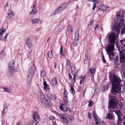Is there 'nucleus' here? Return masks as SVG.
<instances>
[{"instance_id":"1","label":"nucleus","mask_w":125,"mask_h":125,"mask_svg":"<svg viewBox=\"0 0 125 125\" xmlns=\"http://www.w3.org/2000/svg\"><path fill=\"white\" fill-rule=\"evenodd\" d=\"M124 25V24L123 22H120L119 23L117 26L116 22L115 21H114V23H113L112 25V30L113 31H116L119 35L121 29Z\"/></svg>"},{"instance_id":"2","label":"nucleus","mask_w":125,"mask_h":125,"mask_svg":"<svg viewBox=\"0 0 125 125\" xmlns=\"http://www.w3.org/2000/svg\"><path fill=\"white\" fill-rule=\"evenodd\" d=\"M118 37L117 34L116 33L114 32L110 33L108 36V40L110 43L115 44Z\"/></svg>"},{"instance_id":"3","label":"nucleus","mask_w":125,"mask_h":125,"mask_svg":"<svg viewBox=\"0 0 125 125\" xmlns=\"http://www.w3.org/2000/svg\"><path fill=\"white\" fill-rule=\"evenodd\" d=\"M109 78L110 81L113 82L112 84L114 83L115 84H117L116 83H119L121 81L117 75L114 74H110L109 75Z\"/></svg>"},{"instance_id":"4","label":"nucleus","mask_w":125,"mask_h":125,"mask_svg":"<svg viewBox=\"0 0 125 125\" xmlns=\"http://www.w3.org/2000/svg\"><path fill=\"white\" fill-rule=\"evenodd\" d=\"M35 70L31 67L28 71L27 77V83L30 84L31 83V80L32 77L34 75Z\"/></svg>"},{"instance_id":"5","label":"nucleus","mask_w":125,"mask_h":125,"mask_svg":"<svg viewBox=\"0 0 125 125\" xmlns=\"http://www.w3.org/2000/svg\"><path fill=\"white\" fill-rule=\"evenodd\" d=\"M35 70L31 67L28 71L27 77V83L30 84L31 83V80L32 77L34 75Z\"/></svg>"},{"instance_id":"6","label":"nucleus","mask_w":125,"mask_h":125,"mask_svg":"<svg viewBox=\"0 0 125 125\" xmlns=\"http://www.w3.org/2000/svg\"><path fill=\"white\" fill-rule=\"evenodd\" d=\"M110 101L109 102V105L108 106L109 109L110 108H114L116 106L117 101L116 100L114 97H111L109 99Z\"/></svg>"},{"instance_id":"7","label":"nucleus","mask_w":125,"mask_h":125,"mask_svg":"<svg viewBox=\"0 0 125 125\" xmlns=\"http://www.w3.org/2000/svg\"><path fill=\"white\" fill-rule=\"evenodd\" d=\"M108 54L110 61H118L119 59L118 55L116 52H113Z\"/></svg>"},{"instance_id":"8","label":"nucleus","mask_w":125,"mask_h":125,"mask_svg":"<svg viewBox=\"0 0 125 125\" xmlns=\"http://www.w3.org/2000/svg\"><path fill=\"white\" fill-rule=\"evenodd\" d=\"M125 11H121L119 13H117L115 17V20L117 21L123 22L124 18V14Z\"/></svg>"},{"instance_id":"9","label":"nucleus","mask_w":125,"mask_h":125,"mask_svg":"<svg viewBox=\"0 0 125 125\" xmlns=\"http://www.w3.org/2000/svg\"><path fill=\"white\" fill-rule=\"evenodd\" d=\"M119 91V88H118V84L113 83L112 89L111 90V92L113 95H116Z\"/></svg>"},{"instance_id":"10","label":"nucleus","mask_w":125,"mask_h":125,"mask_svg":"<svg viewBox=\"0 0 125 125\" xmlns=\"http://www.w3.org/2000/svg\"><path fill=\"white\" fill-rule=\"evenodd\" d=\"M115 45L114 43H110L108 45L106 48V51L107 54L113 52L115 50Z\"/></svg>"},{"instance_id":"11","label":"nucleus","mask_w":125,"mask_h":125,"mask_svg":"<svg viewBox=\"0 0 125 125\" xmlns=\"http://www.w3.org/2000/svg\"><path fill=\"white\" fill-rule=\"evenodd\" d=\"M119 51L120 55V63H123L125 62V51L124 50L120 51L118 49Z\"/></svg>"},{"instance_id":"12","label":"nucleus","mask_w":125,"mask_h":125,"mask_svg":"<svg viewBox=\"0 0 125 125\" xmlns=\"http://www.w3.org/2000/svg\"><path fill=\"white\" fill-rule=\"evenodd\" d=\"M79 33L76 32L75 34V38L73 41V44L75 46H77L79 43Z\"/></svg>"},{"instance_id":"13","label":"nucleus","mask_w":125,"mask_h":125,"mask_svg":"<svg viewBox=\"0 0 125 125\" xmlns=\"http://www.w3.org/2000/svg\"><path fill=\"white\" fill-rule=\"evenodd\" d=\"M60 116L61 118L62 121L65 123H67L68 121L67 119L65 118V117H67L68 118L71 119V116L67 114L64 115V116H63L62 115H60Z\"/></svg>"},{"instance_id":"14","label":"nucleus","mask_w":125,"mask_h":125,"mask_svg":"<svg viewBox=\"0 0 125 125\" xmlns=\"http://www.w3.org/2000/svg\"><path fill=\"white\" fill-rule=\"evenodd\" d=\"M14 71V69L13 68H9L7 73V76L9 77H11L13 75Z\"/></svg>"},{"instance_id":"15","label":"nucleus","mask_w":125,"mask_h":125,"mask_svg":"<svg viewBox=\"0 0 125 125\" xmlns=\"http://www.w3.org/2000/svg\"><path fill=\"white\" fill-rule=\"evenodd\" d=\"M32 116L33 119L39 121H40V117L36 112L35 111L33 113Z\"/></svg>"},{"instance_id":"16","label":"nucleus","mask_w":125,"mask_h":125,"mask_svg":"<svg viewBox=\"0 0 125 125\" xmlns=\"http://www.w3.org/2000/svg\"><path fill=\"white\" fill-rule=\"evenodd\" d=\"M31 21L33 24H35L37 22L39 24H41L42 22L41 20L38 18L32 19L31 20Z\"/></svg>"},{"instance_id":"17","label":"nucleus","mask_w":125,"mask_h":125,"mask_svg":"<svg viewBox=\"0 0 125 125\" xmlns=\"http://www.w3.org/2000/svg\"><path fill=\"white\" fill-rule=\"evenodd\" d=\"M43 88L45 90H46L47 92H49L50 91V87L47 84L46 81L43 80Z\"/></svg>"},{"instance_id":"18","label":"nucleus","mask_w":125,"mask_h":125,"mask_svg":"<svg viewBox=\"0 0 125 125\" xmlns=\"http://www.w3.org/2000/svg\"><path fill=\"white\" fill-rule=\"evenodd\" d=\"M96 125H106V123L100 119L95 121Z\"/></svg>"},{"instance_id":"19","label":"nucleus","mask_w":125,"mask_h":125,"mask_svg":"<svg viewBox=\"0 0 125 125\" xmlns=\"http://www.w3.org/2000/svg\"><path fill=\"white\" fill-rule=\"evenodd\" d=\"M79 79V77L78 75V72H75V73L74 74L73 77V80H72L73 83L74 84L75 83V81L76 80H77Z\"/></svg>"},{"instance_id":"20","label":"nucleus","mask_w":125,"mask_h":125,"mask_svg":"<svg viewBox=\"0 0 125 125\" xmlns=\"http://www.w3.org/2000/svg\"><path fill=\"white\" fill-rule=\"evenodd\" d=\"M14 14L13 11L10 10L8 11L7 14V18L8 19H10V18L12 17L13 16Z\"/></svg>"},{"instance_id":"21","label":"nucleus","mask_w":125,"mask_h":125,"mask_svg":"<svg viewBox=\"0 0 125 125\" xmlns=\"http://www.w3.org/2000/svg\"><path fill=\"white\" fill-rule=\"evenodd\" d=\"M120 42L121 44L120 46L122 48V50L125 51V40H122L120 41Z\"/></svg>"},{"instance_id":"22","label":"nucleus","mask_w":125,"mask_h":125,"mask_svg":"<svg viewBox=\"0 0 125 125\" xmlns=\"http://www.w3.org/2000/svg\"><path fill=\"white\" fill-rule=\"evenodd\" d=\"M114 115L112 112H110L107 114L106 118L108 119L112 120L113 118Z\"/></svg>"},{"instance_id":"23","label":"nucleus","mask_w":125,"mask_h":125,"mask_svg":"<svg viewBox=\"0 0 125 125\" xmlns=\"http://www.w3.org/2000/svg\"><path fill=\"white\" fill-rule=\"evenodd\" d=\"M15 62L13 60H12L10 62L9 64V68H14V67L15 66Z\"/></svg>"},{"instance_id":"24","label":"nucleus","mask_w":125,"mask_h":125,"mask_svg":"<svg viewBox=\"0 0 125 125\" xmlns=\"http://www.w3.org/2000/svg\"><path fill=\"white\" fill-rule=\"evenodd\" d=\"M63 9H62L61 6L60 5L55 10V14L62 12L63 11Z\"/></svg>"},{"instance_id":"25","label":"nucleus","mask_w":125,"mask_h":125,"mask_svg":"<svg viewBox=\"0 0 125 125\" xmlns=\"http://www.w3.org/2000/svg\"><path fill=\"white\" fill-rule=\"evenodd\" d=\"M39 121L33 119L31 120L30 121V125H37L38 124Z\"/></svg>"},{"instance_id":"26","label":"nucleus","mask_w":125,"mask_h":125,"mask_svg":"<svg viewBox=\"0 0 125 125\" xmlns=\"http://www.w3.org/2000/svg\"><path fill=\"white\" fill-rule=\"evenodd\" d=\"M118 88H119V91H120L121 92H123L125 91V86L124 85H122L121 86L119 84Z\"/></svg>"},{"instance_id":"27","label":"nucleus","mask_w":125,"mask_h":125,"mask_svg":"<svg viewBox=\"0 0 125 125\" xmlns=\"http://www.w3.org/2000/svg\"><path fill=\"white\" fill-rule=\"evenodd\" d=\"M88 1L94 2V5L93 6V7L92 9L93 10H94L96 8V5L95 3H98L99 1L98 0H88Z\"/></svg>"},{"instance_id":"28","label":"nucleus","mask_w":125,"mask_h":125,"mask_svg":"<svg viewBox=\"0 0 125 125\" xmlns=\"http://www.w3.org/2000/svg\"><path fill=\"white\" fill-rule=\"evenodd\" d=\"M63 10L66 9L68 6V3H63L60 5Z\"/></svg>"},{"instance_id":"29","label":"nucleus","mask_w":125,"mask_h":125,"mask_svg":"<svg viewBox=\"0 0 125 125\" xmlns=\"http://www.w3.org/2000/svg\"><path fill=\"white\" fill-rule=\"evenodd\" d=\"M64 104H61V105L60 106L59 108L60 109L63 110V111H66L67 110V108L65 107H63Z\"/></svg>"},{"instance_id":"30","label":"nucleus","mask_w":125,"mask_h":125,"mask_svg":"<svg viewBox=\"0 0 125 125\" xmlns=\"http://www.w3.org/2000/svg\"><path fill=\"white\" fill-rule=\"evenodd\" d=\"M45 102V104L48 107L51 106L52 104L50 100H46Z\"/></svg>"},{"instance_id":"31","label":"nucleus","mask_w":125,"mask_h":125,"mask_svg":"<svg viewBox=\"0 0 125 125\" xmlns=\"http://www.w3.org/2000/svg\"><path fill=\"white\" fill-rule=\"evenodd\" d=\"M121 116L118 117V120L117 121V122L116 123V125H122L121 124V123L123 119L121 117Z\"/></svg>"},{"instance_id":"32","label":"nucleus","mask_w":125,"mask_h":125,"mask_svg":"<svg viewBox=\"0 0 125 125\" xmlns=\"http://www.w3.org/2000/svg\"><path fill=\"white\" fill-rule=\"evenodd\" d=\"M56 96L55 94H53L49 96V99L53 100H55L56 98Z\"/></svg>"},{"instance_id":"33","label":"nucleus","mask_w":125,"mask_h":125,"mask_svg":"<svg viewBox=\"0 0 125 125\" xmlns=\"http://www.w3.org/2000/svg\"><path fill=\"white\" fill-rule=\"evenodd\" d=\"M73 28L72 26H69L68 27V30L69 32L71 34H72Z\"/></svg>"},{"instance_id":"34","label":"nucleus","mask_w":125,"mask_h":125,"mask_svg":"<svg viewBox=\"0 0 125 125\" xmlns=\"http://www.w3.org/2000/svg\"><path fill=\"white\" fill-rule=\"evenodd\" d=\"M73 84H71V86L70 91L71 93L72 94H74L75 93V91L74 89Z\"/></svg>"},{"instance_id":"35","label":"nucleus","mask_w":125,"mask_h":125,"mask_svg":"<svg viewBox=\"0 0 125 125\" xmlns=\"http://www.w3.org/2000/svg\"><path fill=\"white\" fill-rule=\"evenodd\" d=\"M52 83L53 85H56L57 81L56 78H53L52 79Z\"/></svg>"},{"instance_id":"36","label":"nucleus","mask_w":125,"mask_h":125,"mask_svg":"<svg viewBox=\"0 0 125 125\" xmlns=\"http://www.w3.org/2000/svg\"><path fill=\"white\" fill-rule=\"evenodd\" d=\"M47 55L48 57L50 58H52L53 57V55L51 51L48 52L47 53Z\"/></svg>"},{"instance_id":"37","label":"nucleus","mask_w":125,"mask_h":125,"mask_svg":"<svg viewBox=\"0 0 125 125\" xmlns=\"http://www.w3.org/2000/svg\"><path fill=\"white\" fill-rule=\"evenodd\" d=\"M115 112L117 114L118 117L122 116V115L120 111L116 110L115 111Z\"/></svg>"},{"instance_id":"38","label":"nucleus","mask_w":125,"mask_h":125,"mask_svg":"<svg viewBox=\"0 0 125 125\" xmlns=\"http://www.w3.org/2000/svg\"><path fill=\"white\" fill-rule=\"evenodd\" d=\"M37 10H35L34 9H32V10L30 13V14H33V16L35 14H37ZM32 16V15L31 16Z\"/></svg>"},{"instance_id":"39","label":"nucleus","mask_w":125,"mask_h":125,"mask_svg":"<svg viewBox=\"0 0 125 125\" xmlns=\"http://www.w3.org/2000/svg\"><path fill=\"white\" fill-rule=\"evenodd\" d=\"M94 117L95 121L97 120L98 119H100V118L97 116L96 113L95 112H94Z\"/></svg>"},{"instance_id":"40","label":"nucleus","mask_w":125,"mask_h":125,"mask_svg":"<svg viewBox=\"0 0 125 125\" xmlns=\"http://www.w3.org/2000/svg\"><path fill=\"white\" fill-rule=\"evenodd\" d=\"M99 10H100L103 11L105 10L104 6L103 5H100L99 6Z\"/></svg>"},{"instance_id":"41","label":"nucleus","mask_w":125,"mask_h":125,"mask_svg":"<svg viewBox=\"0 0 125 125\" xmlns=\"http://www.w3.org/2000/svg\"><path fill=\"white\" fill-rule=\"evenodd\" d=\"M94 22V20L92 19H90V21L88 24V27L90 28V26L92 25L93 24V23Z\"/></svg>"},{"instance_id":"42","label":"nucleus","mask_w":125,"mask_h":125,"mask_svg":"<svg viewBox=\"0 0 125 125\" xmlns=\"http://www.w3.org/2000/svg\"><path fill=\"white\" fill-rule=\"evenodd\" d=\"M3 89L4 91L3 92H6L8 93H10L11 92V90L7 88H3Z\"/></svg>"},{"instance_id":"43","label":"nucleus","mask_w":125,"mask_h":125,"mask_svg":"<svg viewBox=\"0 0 125 125\" xmlns=\"http://www.w3.org/2000/svg\"><path fill=\"white\" fill-rule=\"evenodd\" d=\"M114 62V66L115 68H117L118 67V61H115Z\"/></svg>"},{"instance_id":"44","label":"nucleus","mask_w":125,"mask_h":125,"mask_svg":"<svg viewBox=\"0 0 125 125\" xmlns=\"http://www.w3.org/2000/svg\"><path fill=\"white\" fill-rule=\"evenodd\" d=\"M25 42L26 44L27 43H32V40L30 38H28L25 41Z\"/></svg>"},{"instance_id":"45","label":"nucleus","mask_w":125,"mask_h":125,"mask_svg":"<svg viewBox=\"0 0 125 125\" xmlns=\"http://www.w3.org/2000/svg\"><path fill=\"white\" fill-rule=\"evenodd\" d=\"M66 65L68 67H71V62L70 61L69 59L67 60Z\"/></svg>"},{"instance_id":"46","label":"nucleus","mask_w":125,"mask_h":125,"mask_svg":"<svg viewBox=\"0 0 125 125\" xmlns=\"http://www.w3.org/2000/svg\"><path fill=\"white\" fill-rule=\"evenodd\" d=\"M40 97L41 100L42 101H43V100H44L45 99H46L45 96L43 94H42L41 95Z\"/></svg>"},{"instance_id":"47","label":"nucleus","mask_w":125,"mask_h":125,"mask_svg":"<svg viewBox=\"0 0 125 125\" xmlns=\"http://www.w3.org/2000/svg\"><path fill=\"white\" fill-rule=\"evenodd\" d=\"M89 71L91 73H95L94 69V68H92L89 69Z\"/></svg>"},{"instance_id":"48","label":"nucleus","mask_w":125,"mask_h":125,"mask_svg":"<svg viewBox=\"0 0 125 125\" xmlns=\"http://www.w3.org/2000/svg\"><path fill=\"white\" fill-rule=\"evenodd\" d=\"M89 106H92L94 104V102L93 101L91 100L89 101Z\"/></svg>"},{"instance_id":"49","label":"nucleus","mask_w":125,"mask_h":125,"mask_svg":"<svg viewBox=\"0 0 125 125\" xmlns=\"http://www.w3.org/2000/svg\"><path fill=\"white\" fill-rule=\"evenodd\" d=\"M26 44L27 47L30 49L32 46V43H27V44Z\"/></svg>"},{"instance_id":"50","label":"nucleus","mask_w":125,"mask_h":125,"mask_svg":"<svg viewBox=\"0 0 125 125\" xmlns=\"http://www.w3.org/2000/svg\"><path fill=\"white\" fill-rule=\"evenodd\" d=\"M45 73L44 70H42L41 72V75L42 76H44L45 75Z\"/></svg>"},{"instance_id":"51","label":"nucleus","mask_w":125,"mask_h":125,"mask_svg":"<svg viewBox=\"0 0 125 125\" xmlns=\"http://www.w3.org/2000/svg\"><path fill=\"white\" fill-rule=\"evenodd\" d=\"M60 54L61 55H63L64 56V54H63V51H62V46L61 45V47L60 49Z\"/></svg>"},{"instance_id":"52","label":"nucleus","mask_w":125,"mask_h":125,"mask_svg":"<svg viewBox=\"0 0 125 125\" xmlns=\"http://www.w3.org/2000/svg\"><path fill=\"white\" fill-rule=\"evenodd\" d=\"M109 86V84H107L106 85L104 86V88L105 91L108 90V88Z\"/></svg>"},{"instance_id":"53","label":"nucleus","mask_w":125,"mask_h":125,"mask_svg":"<svg viewBox=\"0 0 125 125\" xmlns=\"http://www.w3.org/2000/svg\"><path fill=\"white\" fill-rule=\"evenodd\" d=\"M123 123L124 125H125V114L124 115L123 117Z\"/></svg>"},{"instance_id":"54","label":"nucleus","mask_w":125,"mask_h":125,"mask_svg":"<svg viewBox=\"0 0 125 125\" xmlns=\"http://www.w3.org/2000/svg\"><path fill=\"white\" fill-rule=\"evenodd\" d=\"M102 60L103 61V63H105L106 62V61L104 59V57L103 55V56H102Z\"/></svg>"},{"instance_id":"55","label":"nucleus","mask_w":125,"mask_h":125,"mask_svg":"<svg viewBox=\"0 0 125 125\" xmlns=\"http://www.w3.org/2000/svg\"><path fill=\"white\" fill-rule=\"evenodd\" d=\"M42 29V27H40L38 29H36L34 30V31H40Z\"/></svg>"},{"instance_id":"56","label":"nucleus","mask_w":125,"mask_h":125,"mask_svg":"<svg viewBox=\"0 0 125 125\" xmlns=\"http://www.w3.org/2000/svg\"><path fill=\"white\" fill-rule=\"evenodd\" d=\"M67 94L68 93L66 91H64L63 93V96H67Z\"/></svg>"},{"instance_id":"57","label":"nucleus","mask_w":125,"mask_h":125,"mask_svg":"<svg viewBox=\"0 0 125 125\" xmlns=\"http://www.w3.org/2000/svg\"><path fill=\"white\" fill-rule=\"evenodd\" d=\"M7 111V110H6V109H4L2 112V115H3L4 113H6Z\"/></svg>"},{"instance_id":"58","label":"nucleus","mask_w":125,"mask_h":125,"mask_svg":"<svg viewBox=\"0 0 125 125\" xmlns=\"http://www.w3.org/2000/svg\"><path fill=\"white\" fill-rule=\"evenodd\" d=\"M75 67L72 66L71 67V70H72V72H74L75 69Z\"/></svg>"},{"instance_id":"59","label":"nucleus","mask_w":125,"mask_h":125,"mask_svg":"<svg viewBox=\"0 0 125 125\" xmlns=\"http://www.w3.org/2000/svg\"><path fill=\"white\" fill-rule=\"evenodd\" d=\"M64 102L65 105L67 104L68 103V99H66V100H64Z\"/></svg>"},{"instance_id":"60","label":"nucleus","mask_w":125,"mask_h":125,"mask_svg":"<svg viewBox=\"0 0 125 125\" xmlns=\"http://www.w3.org/2000/svg\"><path fill=\"white\" fill-rule=\"evenodd\" d=\"M36 4V2L35 3H34V5L32 7V9H34V10H35Z\"/></svg>"},{"instance_id":"61","label":"nucleus","mask_w":125,"mask_h":125,"mask_svg":"<svg viewBox=\"0 0 125 125\" xmlns=\"http://www.w3.org/2000/svg\"><path fill=\"white\" fill-rule=\"evenodd\" d=\"M69 80H70L72 79V77L71 75L69 73Z\"/></svg>"},{"instance_id":"62","label":"nucleus","mask_w":125,"mask_h":125,"mask_svg":"<svg viewBox=\"0 0 125 125\" xmlns=\"http://www.w3.org/2000/svg\"><path fill=\"white\" fill-rule=\"evenodd\" d=\"M121 32L122 33H125V26H124V28L122 30Z\"/></svg>"},{"instance_id":"63","label":"nucleus","mask_w":125,"mask_h":125,"mask_svg":"<svg viewBox=\"0 0 125 125\" xmlns=\"http://www.w3.org/2000/svg\"><path fill=\"white\" fill-rule=\"evenodd\" d=\"M7 36H8V34L7 33H6V35L5 36L4 38L3 39V40L4 41H6L7 37Z\"/></svg>"},{"instance_id":"64","label":"nucleus","mask_w":125,"mask_h":125,"mask_svg":"<svg viewBox=\"0 0 125 125\" xmlns=\"http://www.w3.org/2000/svg\"><path fill=\"white\" fill-rule=\"evenodd\" d=\"M7 107V106L6 104H5L3 105V108L4 109H6V108Z\"/></svg>"}]
</instances>
